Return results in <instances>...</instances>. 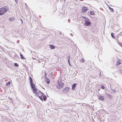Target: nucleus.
Returning <instances> with one entry per match:
<instances>
[{"instance_id": "nucleus-1", "label": "nucleus", "mask_w": 122, "mask_h": 122, "mask_svg": "<svg viewBox=\"0 0 122 122\" xmlns=\"http://www.w3.org/2000/svg\"><path fill=\"white\" fill-rule=\"evenodd\" d=\"M30 87L32 90L33 93H34L35 95H38V94H42L41 92L39 90L35 87V85L33 82L30 83Z\"/></svg>"}, {"instance_id": "nucleus-2", "label": "nucleus", "mask_w": 122, "mask_h": 122, "mask_svg": "<svg viewBox=\"0 0 122 122\" xmlns=\"http://www.w3.org/2000/svg\"><path fill=\"white\" fill-rule=\"evenodd\" d=\"M9 8L7 6H4L0 8V15H2L9 10Z\"/></svg>"}, {"instance_id": "nucleus-3", "label": "nucleus", "mask_w": 122, "mask_h": 122, "mask_svg": "<svg viewBox=\"0 0 122 122\" xmlns=\"http://www.w3.org/2000/svg\"><path fill=\"white\" fill-rule=\"evenodd\" d=\"M42 94H38V95H36V96L38 97L41 100H43L44 101H45L46 100L47 97L44 95V93L41 92Z\"/></svg>"}, {"instance_id": "nucleus-4", "label": "nucleus", "mask_w": 122, "mask_h": 122, "mask_svg": "<svg viewBox=\"0 0 122 122\" xmlns=\"http://www.w3.org/2000/svg\"><path fill=\"white\" fill-rule=\"evenodd\" d=\"M84 25L86 26H91V22L90 20L88 18L85 20Z\"/></svg>"}, {"instance_id": "nucleus-5", "label": "nucleus", "mask_w": 122, "mask_h": 122, "mask_svg": "<svg viewBox=\"0 0 122 122\" xmlns=\"http://www.w3.org/2000/svg\"><path fill=\"white\" fill-rule=\"evenodd\" d=\"M69 87H66L63 90L61 91H61L59 93H61V94L67 93L69 92Z\"/></svg>"}, {"instance_id": "nucleus-6", "label": "nucleus", "mask_w": 122, "mask_h": 122, "mask_svg": "<svg viewBox=\"0 0 122 122\" xmlns=\"http://www.w3.org/2000/svg\"><path fill=\"white\" fill-rule=\"evenodd\" d=\"M61 83H60L59 81H58V84L57 87L58 89H60L62 88L64 86V83H63L61 81Z\"/></svg>"}, {"instance_id": "nucleus-7", "label": "nucleus", "mask_w": 122, "mask_h": 122, "mask_svg": "<svg viewBox=\"0 0 122 122\" xmlns=\"http://www.w3.org/2000/svg\"><path fill=\"white\" fill-rule=\"evenodd\" d=\"M87 8L86 7H83L81 9L82 12L84 13L86 12L87 11Z\"/></svg>"}, {"instance_id": "nucleus-8", "label": "nucleus", "mask_w": 122, "mask_h": 122, "mask_svg": "<svg viewBox=\"0 0 122 122\" xmlns=\"http://www.w3.org/2000/svg\"><path fill=\"white\" fill-rule=\"evenodd\" d=\"M16 54L14 51H12L11 52V56L13 58L15 57L16 55Z\"/></svg>"}, {"instance_id": "nucleus-9", "label": "nucleus", "mask_w": 122, "mask_h": 122, "mask_svg": "<svg viewBox=\"0 0 122 122\" xmlns=\"http://www.w3.org/2000/svg\"><path fill=\"white\" fill-rule=\"evenodd\" d=\"M98 99L100 100L103 101L105 99V97L104 96H98Z\"/></svg>"}, {"instance_id": "nucleus-10", "label": "nucleus", "mask_w": 122, "mask_h": 122, "mask_svg": "<svg viewBox=\"0 0 122 122\" xmlns=\"http://www.w3.org/2000/svg\"><path fill=\"white\" fill-rule=\"evenodd\" d=\"M77 83H74L72 85L71 89L73 90H74L75 89V87L77 85Z\"/></svg>"}, {"instance_id": "nucleus-11", "label": "nucleus", "mask_w": 122, "mask_h": 122, "mask_svg": "<svg viewBox=\"0 0 122 122\" xmlns=\"http://www.w3.org/2000/svg\"><path fill=\"white\" fill-rule=\"evenodd\" d=\"M45 81L47 85H48L50 83V80L48 77L45 78Z\"/></svg>"}, {"instance_id": "nucleus-12", "label": "nucleus", "mask_w": 122, "mask_h": 122, "mask_svg": "<svg viewBox=\"0 0 122 122\" xmlns=\"http://www.w3.org/2000/svg\"><path fill=\"white\" fill-rule=\"evenodd\" d=\"M121 64V63L120 61L119 60H118L117 62V63L116 64V65L117 66L120 65Z\"/></svg>"}, {"instance_id": "nucleus-13", "label": "nucleus", "mask_w": 122, "mask_h": 122, "mask_svg": "<svg viewBox=\"0 0 122 122\" xmlns=\"http://www.w3.org/2000/svg\"><path fill=\"white\" fill-rule=\"evenodd\" d=\"M112 91H114V92L115 94L117 93L118 92V90L117 89H114L113 88V89H112Z\"/></svg>"}, {"instance_id": "nucleus-14", "label": "nucleus", "mask_w": 122, "mask_h": 122, "mask_svg": "<svg viewBox=\"0 0 122 122\" xmlns=\"http://www.w3.org/2000/svg\"><path fill=\"white\" fill-rule=\"evenodd\" d=\"M15 18L14 17L12 18H9V20L10 21H13L15 20Z\"/></svg>"}, {"instance_id": "nucleus-15", "label": "nucleus", "mask_w": 122, "mask_h": 122, "mask_svg": "<svg viewBox=\"0 0 122 122\" xmlns=\"http://www.w3.org/2000/svg\"><path fill=\"white\" fill-rule=\"evenodd\" d=\"M49 46L50 48L52 49H53L55 48V46L52 45H50Z\"/></svg>"}, {"instance_id": "nucleus-16", "label": "nucleus", "mask_w": 122, "mask_h": 122, "mask_svg": "<svg viewBox=\"0 0 122 122\" xmlns=\"http://www.w3.org/2000/svg\"><path fill=\"white\" fill-rule=\"evenodd\" d=\"M10 81H8V82H7L6 84V86H9L10 84Z\"/></svg>"}, {"instance_id": "nucleus-17", "label": "nucleus", "mask_w": 122, "mask_h": 122, "mask_svg": "<svg viewBox=\"0 0 122 122\" xmlns=\"http://www.w3.org/2000/svg\"><path fill=\"white\" fill-rule=\"evenodd\" d=\"M90 14L92 15H95V13L94 11H91L90 12Z\"/></svg>"}, {"instance_id": "nucleus-18", "label": "nucleus", "mask_w": 122, "mask_h": 122, "mask_svg": "<svg viewBox=\"0 0 122 122\" xmlns=\"http://www.w3.org/2000/svg\"><path fill=\"white\" fill-rule=\"evenodd\" d=\"M108 7L111 12H114V10L113 8H111L109 6H108Z\"/></svg>"}, {"instance_id": "nucleus-19", "label": "nucleus", "mask_w": 122, "mask_h": 122, "mask_svg": "<svg viewBox=\"0 0 122 122\" xmlns=\"http://www.w3.org/2000/svg\"><path fill=\"white\" fill-rule=\"evenodd\" d=\"M20 58L21 59H25L24 57V56L21 53L20 54Z\"/></svg>"}, {"instance_id": "nucleus-20", "label": "nucleus", "mask_w": 122, "mask_h": 122, "mask_svg": "<svg viewBox=\"0 0 122 122\" xmlns=\"http://www.w3.org/2000/svg\"><path fill=\"white\" fill-rule=\"evenodd\" d=\"M29 80L30 81V83L33 82L32 79L31 78V77L29 76Z\"/></svg>"}, {"instance_id": "nucleus-21", "label": "nucleus", "mask_w": 122, "mask_h": 122, "mask_svg": "<svg viewBox=\"0 0 122 122\" xmlns=\"http://www.w3.org/2000/svg\"><path fill=\"white\" fill-rule=\"evenodd\" d=\"M111 35L112 36V37L114 39H115L116 38V37H115L114 36V33L112 32L111 33Z\"/></svg>"}, {"instance_id": "nucleus-22", "label": "nucleus", "mask_w": 122, "mask_h": 122, "mask_svg": "<svg viewBox=\"0 0 122 122\" xmlns=\"http://www.w3.org/2000/svg\"><path fill=\"white\" fill-rule=\"evenodd\" d=\"M101 88L102 89L104 90L106 88L103 85H101Z\"/></svg>"}, {"instance_id": "nucleus-23", "label": "nucleus", "mask_w": 122, "mask_h": 122, "mask_svg": "<svg viewBox=\"0 0 122 122\" xmlns=\"http://www.w3.org/2000/svg\"><path fill=\"white\" fill-rule=\"evenodd\" d=\"M18 56L17 54H16L15 56V57H14V58L16 60H17L18 59Z\"/></svg>"}, {"instance_id": "nucleus-24", "label": "nucleus", "mask_w": 122, "mask_h": 122, "mask_svg": "<svg viewBox=\"0 0 122 122\" xmlns=\"http://www.w3.org/2000/svg\"><path fill=\"white\" fill-rule=\"evenodd\" d=\"M14 65L16 67H18L19 66V64L16 63H14Z\"/></svg>"}, {"instance_id": "nucleus-25", "label": "nucleus", "mask_w": 122, "mask_h": 122, "mask_svg": "<svg viewBox=\"0 0 122 122\" xmlns=\"http://www.w3.org/2000/svg\"><path fill=\"white\" fill-rule=\"evenodd\" d=\"M5 59L6 60L5 61H5V62H8V63H9V60H8V58H5Z\"/></svg>"}, {"instance_id": "nucleus-26", "label": "nucleus", "mask_w": 122, "mask_h": 122, "mask_svg": "<svg viewBox=\"0 0 122 122\" xmlns=\"http://www.w3.org/2000/svg\"><path fill=\"white\" fill-rule=\"evenodd\" d=\"M81 17L82 18H84L85 20L88 18L87 17H85V16H81Z\"/></svg>"}, {"instance_id": "nucleus-27", "label": "nucleus", "mask_w": 122, "mask_h": 122, "mask_svg": "<svg viewBox=\"0 0 122 122\" xmlns=\"http://www.w3.org/2000/svg\"><path fill=\"white\" fill-rule=\"evenodd\" d=\"M44 73L45 74L44 77L45 78H47V76H46L47 74L45 71L44 72Z\"/></svg>"}, {"instance_id": "nucleus-28", "label": "nucleus", "mask_w": 122, "mask_h": 122, "mask_svg": "<svg viewBox=\"0 0 122 122\" xmlns=\"http://www.w3.org/2000/svg\"><path fill=\"white\" fill-rule=\"evenodd\" d=\"M112 97L113 96H112L110 94H109L108 97L111 99H112Z\"/></svg>"}, {"instance_id": "nucleus-29", "label": "nucleus", "mask_w": 122, "mask_h": 122, "mask_svg": "<svg viewBox=\"0 0 122 122\" xmlns=\"http://www.w3.org/2000/svg\"><path fill=\"white\" fill-rule=\"evenodd\" d=\"M81 62H83L84 61V59L83 58H82L80 60Z\"/></svg>"}, {"instance_id": "nucleus-30", "label": "nucleus", "mask_w": 122, "mask_h": 122, "mask_svg": "<svg viewBox=\"0 0 122 122\" xmlns=\"http://www.w3.org/2000/svg\"><path fill=\"white\" fill-rule=\"evenodd\" d=\"M67 58H68L67 61L68 60H70V56H68L67 57Z\"/></svg>"}, {"instance_id": "nucleus-31", "label": "nucleus", "mask_w": 122, "mask_h": 122, "mask_svg": "<svg viewBox=\"0 0 122 122\" xmlns=\"http://www.w3.org/2000/svg\"><path fill=\"white\" fill-rule=\"evenodd\" d=\"M68 62L70 66H71V61L70 60H68Z\"/></svg>"}, {"instance_id": "nucleus-32", "label": "nucleus", "mask_w": 122, "mask_h": 122, "mask_svg": "<svg viewBox=\"0 0 122 122\" xmlns=\"http://www.w3.org/2000/svg\"><path fill=\"white\" fill-rule=\"evenodd\" d=\"M118 43L122 47V43H121L120 42L119 43L118 42Z\"/></svg>"}, {"instance_id": "nucleus-33", "label": "nucleus", "mask_w": 122, "mask_h": 122, "mask_svg": "<svg viewBox=\"0 0 122 122\" xmlns=\"http://www.w3.org/2000/svg\"><path fill=\"white\" fill-rule=\"evenodd\" d=\"M109 94L106 93V95H105V96H106L107 97H108V96L109 95Z\"/></svg>"}, {"instance_id": "nucleus-34", "label": "nucleus", "mask_w": 122, "mask_h": 122, "mask_svg": "<svg viewBox=\"0 0 122 122\" xmlns=\"http://www.w3.org/2000/svg\"><path fill=\"white\" fill-rule=\"evenodd\" d=\"M20 20L21 21V22L22 24H23V20H22V19H20Z\"/></svg>"}, {"instance_id": "nucleus-35", "label": "nucleus", "mask_w": 122, "mask_h": 122, "mask_svg": "<svg viewBox=\"0 0 122 122\" xmlns=\"http://www.w3.org/2000/svg\"><path fill=\"white\" fill-rule=\"evenodd\" d=\"M68 22L69 23H70L71 22V20L70 19H68Z\"/></svg>"}, {"instance_id": "nucleus-36", "label": "nucleus", "mask_w": 122, "mask_h": 122, "mask_svg": "<svg viewBox=\"0 0 122 122\" xmlns=\"http://www.w3.org/2000/svg\"><path fill=\"white\" fill-rule=\"evenodd\" d=\"M8 98H9V100H12V98H10V97H8Z\"/></svg>"}, {"instance_id": "nucleus-37", "label": "nucleus", "mask_w": 122, "mask_h": 122, "mask_svg": "<svg viewBox=\"0 0 122 122\" xmlns=\"http://www.w3.org/2000/svg\"><path fill=\"white\" fill-rule=\"evenodd\" d=\"M119 35H120V36H122V32H121L120 34H119Z\"/></svg>"}, {"instance_id": "nucleus-38", "label": "nucleus", "mask_w": 122, "mask_h": 122, "mask_svg": "<svg viewBox=\"0 0 122 122\" xmlns=\"http://www.w3.org/2000/svg\"><path fill=\"white\" fill-rule=\"evenodd\" d=\"M15 1L16 2V3H17L18 2V0H15Z\"/></svg>"}, {"instance_id": "nucleus-39", "label": "nucleus", "mask_w": 122, "mask_h": 122, "mask_svg": "<svg viewBox=\"0 0 122 122\" xmlns=\"http://www.w3.org/2000/svg\"><path fill=\"white\" fill-rule=\"evenodd\" d=\"M120 72L122 74V70Z\"/></svg>"}, {"instance_id": "nucleus-40", "label": "nucleus", "mask_w": 122, "mask_h": 122, "mask_svg": "<svg viewBox=\"0 0 122 122\" xmlns=\"http://www.w3.org/2000/svg\"><path fill=\"white\" fill-rule=\"evenodd\" d=\"M26 65H25V67H26Z\"/></svg>"}, {"instance_id": "nucleus-41", "label": "nucleus", "mask_w": 122, "mask_h": 122, "mask_svg": "<svg viewBox=\"0 0 122 122\" xmlns=\"http://www.w3.org/2000/svg\"><path fill=\"white\" fill-rule=\"evenodd\" d=\"M25 5H26V3L25 4Z\"/></svg>"}, {"instance_id": "nucleus-42", "label": "nucleus", "mask_w": 122, "mask_h": 122, "mask_svg": "<svg viewBox=\"0 0 122 122\" xmlns=\"http://www.w3.org/2000/svg\"><path fill=\"white\" fill-rule=\"evenodd\" d=\"M28 7V6L27 5V6H26V7Z\"/></svg>"}, {"instance_id": "nucleus-43", "label": "nucleus", "mask_w": 122, "mask_h": 122, "mask_svg": "<svg viewBox=\"0 0 122 122\" xmlns=\"http://www.w3.org/2000/svg\"><path fill=\"white\" fill-rule=\"evenodd\" d=\"M28 7V6L27 5V6H26V7Z\"/></svg>"}]
</instances>
